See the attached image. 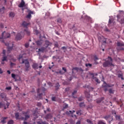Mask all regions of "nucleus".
<instances>
[{
  "label": "nucleus",
  "mask_w": 124,
  "mask_h": 124,
  "mask_svg": "<svg viewBox=\"0 0 124 124\" xmlns=\"http://www.w3.org/2000/svg\"><path fill=\"white\" fill-rule=\"evenodd\" d=\"M42 104L41 103H38L37 104V106H38L39 107H40V106H41Z\"/></svg>",
  "instance_id": "de8ad7c7"
},
{
  "label": "nucleus",
  "mask_w": 124,
  "mask_h": 124,
  "mask_svg": "<svg viewBox=\"0 0 124 124\" xmlns=\"http://www.w3.org/2000/svg\"><path fill=\"white\" fill-rule=\"evenodd\" d=\"M98 124H106V123L102 121V120H100L98 122Z\"/></svg>",
  "instance_id": "7c9ffc66"
},
{
  "label": "nucleus",
  "mask_w": 124,
  "mask_h": 124,
  "mask_svg": "<svg viewBox=\"0 0 124 124\" xmlns=\"http://www.w3.org/2000/svg\"><path fill=\"white\" fill-rule=\"evenodd\" d=\"M117 46L119 47H122V46H124V44L123 43V42H118Z\"/></svg>",
  "instance_id": "6ab92c4d"
},
{
  "label": "nucleus",
  "mask_w": 124,
  "mask_h": 124,
  "mask_svg": "<svg viewBox=\"0 0 124 124\" xmlns=\"http://www.w3.org/2000/svg\"><path fill=\"white\" fill-rule=\"evenodd\" d=\"M51 44V43L49 42V41H46L45 44V47L46 48H47L48 46Z\"/></svg>",
  "instance_id": "f3484780"
},
{
  "label": "nucleus",
  "mask_w": 124,
  "mask_h": 124,
  "mask_svg": "<svg viewBox=\"0 0 124 124\" xmlns=\"http://www.w3.org/2000/svg\"><path fill=\"white\" fill-rule=\"evenodd\" d=\"M40 91V89H38L37 90V93H39V91Z\"/></svg>",
  "instance_id": "680f3d73"
},
{
  "label": "nucleus",
  "mask_w": 124,
  "mask_h": 124,
  "mask_svg": "<svg viewBox=\"0 0 124 124\" xmlns=\"http://www.w3.org/2000/svg\"><path fill=\"white\" fill-rule=\"evenodd\" d=\"M99 41L100 42H101L103 45L106 44V39L103 37L99 38Z\"/></svg>",
  "instance_id": "1a4fd4ad"
},
{
  "label": "nucleus",
  "mask_w": 124,
  "mask_h": 124,
  "mask_svg": "<svg viewBox=\"0 0 124 124\" xmlns=\"http://www.w3.org/2000/svg\"><path fill=\"white\" fill-rule=\"evenodd\" d=\"M108 23L109 24H112V23H113V25L115 24V22L113 21V20H111V19H109Z\"/></svg>",
  "instance_id": "72a5a7b5"
},
{
  "label": "nucleus",
  "mask_w": 124,
  "mask_h": 124,
  "mask_svg": "<svg viewBox=\"0 0 124 124\" xmlns=\"http://www.w3.org/2000/svg\"><path fill=\"white\" fill-rule=\"evenodd\" d=\"M48 85H49V86H52V83L48 82Z\"/></svg>",
  "instance_id": "338daca9"
},
{
  "label": "nucleus",
  "mask_w": 124,
  "mask_h": 124,
  "mask_svg": "<svg viewBox=\"0 0 124 124\" xmlns=\"http://www.w3.org/2000/svg\"><path fill=\"white\" fill-rule=\"evenodd\" d=\"M77 93V90H75V91H74V92H73L72 95H74V94H75V93Z\"/></svg>",
  "instance_id": "49530a36"
},
{
  "label": "nucleus",
  "mask_w": 124,
  "mask_h": 124,
  "mask_svg": "<svg viewBox=\"0 0 124 124\" xmlns=\"http://www.w3.org/2000/svg\"><path fill=\"white\" fill-rule=\"evenodd\" d=\"M116 120H120V116H116Z\"/></svg>",
  "instance_id": "e2e57ef3"
},
{
  "label": "nucleus",
  "mask_w": 124,
  "mask_h": 124,
  "mask_svg": "<svg viewBox=\"0 0 124 124\" xmlns=\"http://www.w3.org/2000/svg\"><path fill=\"white\" fill-rule=\"evenodd\" d=\"M76 124H81V121H78L77 122Z\"/></svg>",
  "instance_id": "4d7b16f0"
},
{
  "label": "nucleus",
  "mask_w": 124,
  "mask_h": 124,
  "mask_svg": "<svg viewBox=\"0 0 124 124\" xmlns=\"http://www.w3.org/2000/svg\"><path fill=\"white\" fill-rule=\"evenodd\" d=\"M15 117L16 120H22L21 118H19V113H16Z\"/></svg>",
  "instance_id": "5701e85b"
},
{
  "label": "nucleus",
  "mask_w": 124,
  "mask_h": 124,
  "mask_svg": "<svg viewBox=\"0 0 124 124\" xmlns=\"http://www.w3.org/2000/svg\"><path fill=\"white\" fill-rule=\"evenodd\" d=\"M46 111H48V112H50V108H46Z\"/></svg>",
  "instance_id": "69168bd1"
},
{
  "label": "nucleus",
  "mask_w": 124,
  "mask_h": 124,
  "mask_svg": "<svg viewBox=\"0 0 124 124\" xmlns=\"http://www.w3.org/2000/svg\"><path fill=\"white\" fill-rule=\"evenodd\" d=\"M37 45L38 46H40V45H41L43 43V41L42 40H39L36 42Z\"/></svg>",
  "instance_id": "b1692460"
},
{
  "label": "nucleus",
  "mask_w": 124,
  "mask_h": 124,
  "mask_svg": "<svg viewBox=\"0 0 124 124\" xmlns=\"http://www.w3.org/2000/svg\"><path fill=\"white\" fill-rule=\"evenodd\" d=\"M16 76H17L16 75L14 74H12V77L15 80H17V78H16Z\"/></svg>",
  "instance_id": "bb28decb"
},
{
  "label": "nucleus",
  "mask_w": 124,
  "mask_h": 124,
  "mask_svg": "<svg viewBox=\"0 0 124 124\" xmlns=\"http://www.w3.org/2000/svg\"><path fill=\"white\" fill-rule=\"evenodd\" d=\"M5 50H3V57L1 62V64H4V62H7V56H5Z\"/></svg>",
  "instance_id": "20e7f679"
},
{
  "label": "nucleus",
  "mask_w": 124,
  "mask_h": 124,
  "mask_svg": "<svg viewBox=\"0 0 124 124\" xmlns=\"http://www.w3.org/2000/svg\"><path fill=\"white\" fill-rule=\"evenodd\" d=\"M84 103H80L79 104L80 107H83V106H84Z\"/></svg>",
  "instance_id": "79ce46f5"
},
{
  "label": "nucleus",
  "mask_w": 124,
  "mask_h": 124,
  "mask_svg": "<svg viewBox=\"0 0 124 124\" xmlns=\"http://www.w3.org/2000/svg\"><path fill=\"white\" fill-rule=\"evenodd\" d=\"M18 60H19V62L20 63H24L26 67V71H28L29 70V68H30V62H29V60L27 59L24 60L23 59V55H19Z\"/></svg>",
  "instance_id": "f03ea898"
},
{
  "label": "nucleus",
  "mask_w": 124,
  "mask_h": 124,
  "mask_svg": "<svg viewBox=\"0 0 124 124\" xmlns=\"http://www.w3.org/2000/svg\"><path fill=\"white\" fill-rule=\"evenodd\" d=\"M76 113H77V115H82V110L81 109L78 110L77 111Z\"/></svg>",
  "instance_id": "393cba45"
},
{
  "label": "nucleus",
  "mask_w": 124,
  "mask_h": 124,
  "mask_svg": "<svg viewBox=\"0 0 124 124\" xmlns=\"http://www.w3.org/2000/svg\"><path fill=\"white\" fill-rule=\"evenodd\" d=\"M53 118V115L51 114V113L47 114L46 115L45 119L46 120V121H48V120H51Z\"/></svg>",
  "instance_id": "9d476101"
},
{
  "label": "nucleus",
  "mask_w": 124,
  "mask_h": 124,
  "mask_svg": "<svg viewBox=\"0 0 124 124\" xmlns=\"http://www.w3.org/2000/svg\"><path fill=\"white\" fill-rule=\"evenodd\" d=\"M42 93H39V94H38V96H39V97H41V96H42Z\"/></svg>",
  "instance_id": "13d9d810"
},
{
  "label": "nucleus",
  "mask_w": 124,
  "mask_h": 124,
  "mask_svg": "<svg viewBox=\"0 0 124 124\" xmlns=\"http://www.w3.org/2000/svg\"><path fill=\"white\" fill-rule=\"evenodd\" d=\"M117 21L120 22L121 24H124V17L122 16V14H119L117 16Z\"/></svg>",
  "instance_id": "423d86ee"
},
{
  "label": "nucleus",
  "mask_w": 124,
  "mask_h": 124,
  "mask_svg": "<svg viewBox=\"0 0 124 124\" xmlns=\"http://www.w3.org/2000/svg\"><path fill=\"white\" fill-rule=\"evenodd\" d=\"M78 70V68H74L73 69H72V72H73V70Z\"/></svg>",
  "instance_id": "6e6d98bb"
},
{
  "label": "nucleus",
  "mask_w": 124,
  "mask_h": 124,
  "mask_svg": "<svg viewBox=\"0 0 124 124\" xmlns=\"http://www.w3.org/2000/svg\"><path fill=\"white\" fill-rule=\"evenodd\" d=\"M25 1H24V0H21L20 3L18 5V7L20 8H23L25 6Z\"/></svg>",
  "instance_id": "f8f14e48"
},
{
  "label": "nucleus",
  "mask_w": 124,
  "mask_h": 124,
  "mask_svg": "<svg viewBox=\"0 0 124 124\" xmlns=\"http://www.w3.org/2000/svg\"><path fill=\"white\" fill-rule=\"evenodd\" d=\"M55 88H56V90H59V88H60V84L59 83L56 84Z\"/></svg>",
  "instance_id": "c85d7f7f"
},
{
  "label": "nucleus",
  "mask_w": 124,
  "mask_h": 124,
  "mask_svg": "<svg viewBox=\"0 0 124 124\" xmlns=\"http://www.w3.org/2000/svg\"><path fill=\"white\" fill-rule=\"evenodd\" d=\"M9 105H10L9 103H7L6 104L7 108H8V106H9Z\"/></svg>",
  "instance_id": "052dcab7"
},
{
  "label": "nucleus",
  "mask_w": 124,
  "mask_h": 124,
  "mask_svg": "<svg viewBox=\"0 0 124 124\" xmlns=\"http://www.w3.org/2000/svg\"><path fill=\"white\" fill-rule=\"evenodd\" d=\"M66 108H68V105L65 104L64 106L63 107V109H66Z\"/></svg>",
  "instance_id": "f704fd0d"
},
{
  "label": "nucleus",
  "mask_w": 124,
  "mask_h": 124,
  "mask_svg": "<svg viewBox=\"0 0 124 124\" xmlns=\"http://www.w3.org/2000/svg\"><path fill=\"white\" fill-rule=\"evenodd\" d=\"M23 124H28V122H26V121H24V122H23Z\"/></svg>",
  "instance_id": "774afa93"
},
{
  "label": "nucleus",
  "mask_w": 124,
  "mask_h": 124,
  "mask_svg": "<svg viewBox=\"0 0 124 124\" xmlns=\"http://www.w3.org/2000/svg\"><path fill=\"white\" fill-rule=\"evenodd\" d=\"M31 14H34V12L31 11L28 12V14L26 16V18L31 19Z\"/></svg>",
  "instance_id": "6e6552de"
},
{
  "label": "nucleus",
  "mask_w": 124,
  "mask_h": 124,
  "mask_svg": "<svg viewBox=\"0 0 124 124\" xmlns=\"http://www.w3.org/2000/svg\"><path fill=\"white\" fill-rule=\"evenodd\" d=\"M10 65L11 66H13V65H15V63H14L11 62Z\"/></svg>",
  "instance_id": "603ef678"
},
{
  "label": "nucleus",
  "mask_w": 124,
  "mask_h": 124,
  "mask_svg": "<svg viewBox=\"0 0 124 124\" xmlns=\"http://www.w3.org/2000/svg\"><path fill=\"white\" fill-rule=\"evenodd\" d=\"M10 37V34L9 33H6L5 31H3L2 33L1 37H0V39H5V38H9Z\"/></svg>",
  "instance_id": "39448f33"
},
{
  "label": "nucleus",
  "mask_w": 124,
  "mask_h": 124,
  "mask_svg": "<svg viewBox=\"0 0 124 124\" xmlns=\"http://www.w3.org/2000/svg\"><path fill=\"white\" fill-rule=\"evenodd\" d=\"M25 34L27 35H31V31H30L28 28L24 29L23 32L18 33L16 37V39L17 40H21V39L24 37Z\"/></svg>",
  "instance_id": "f257e3e1"
},
{
  "label": "nucleus",
  "mask_w": 124,
  "mask_h": 124,
  "mask_svg": "<svg viewBox=\"0 0 124 124\" xmlns=\"http://www.w3.org/2000/svg\"><path fill=\"white\" fill-rule=\"evenodd\" d=\"M12 46L11 47H8V52H9L10 51H11V50H12Z\"/></svg>",
  "instance_id": "4c0bfd02"
},
{
  "label": "nucleus",
  "mask_w": 124,
  "mask_h": 124,
  "mask_svg": "<svg viewBox=\"0 0 124 124\" xmlns=\"http://www.w3.org/2000/svg\"><path fill=\"white\" fill-rule=\"evenodd\" d=\"M54 46L55 47H59V44H58V43H56L54 45Z\"/></svg>",
  "instance_id": "a18cd8bd"
},
{
  "label": "nucleus",
  "mask_w": 124,
  "mask_h": 124,
  "mask_svg": "<svg viewBox=\"0 0 124 124\" xmlns=\"http://www.w3.org/2000/svg\"><path fill=\"white\" fill-rule=\"evenodd\" d=\"M29 46H30V44H29V43L25 44V46L26 47V48H28Z\"/></svg>",
  "instance_id": "37998d69"
},
{
  "label": "nucleus",
  "mask_w": 124,
  "mask_h": 124,
  "mask_svg": "<svg viewBox=\"0 0 124 124\" xmlns=\"http://www.w3.org/2000/svg\"><path fill=\"white\" fill-rule=\"evenodd\" d=\"M32 67L34 69H38V64H37V63H33V64L32 65Z\"/></svg>",
  "instance_id": "2eb2a0df"
},
{
  "label": "nucleus",
  "mask_w": 124,
  "mask_h": 124,
  "mask_svg": "<svg viewBox=\"0 0 124 124\" xmlns=\"http://www.w3.org/2000/svg\"><path fill=\"white\" fill-rule=\"evenodd\" d=\"M0 97H1V98H5L6 97V96L5 95V94H4V93H1L0 95Z\"/></svg>",
  "instance_id": "a878e982"
},
{
  "label": "nucleus",
  "mask_w": 124,
  "mask_h": 124,
  "mask_svg": "<svg viewBox=\"0 0 124 124\" xmlns=\"http://www.w3.org/2000/svg\"><path fill=\"white\" fill-rule=\"evenodd\" d=\"M108 92L109 93H113V91H112V89H109L108 90Z\"/></svg>",
  "instance_id": "09e8293b"
},
{
  "label": "nucleus",
  "mask_w": 124,
  "mask_h": 124,
  "mask_svg": "<svg viewBox=\"0 0 124 124\" xmlns=\"http://www.w3.org/2000/svg\"><path fill=\"white\" fill-rule=\"evenodd\" d=\"M4 106V105L1 103H0V108H1V107H3Z\"/></svg>",
  "instance_id": "c03bdc74"
},
{
  "label": "nucleus",
  "mask_w": 124,
  "mask_h": 124,
  "mask_svg": "<svg viewBox=\"0 0 124 124\" xmlns=\"http://www.w3.org/2000/svg\"><path fill=\"white\" fill-rule=\"evenodd\" d=\"M54 122H55V123H56L57 122V121H59V119H56V118H54Z\"/></svg>",
  "instance_id": "5fc2aeb1"
},
{
  "label": "nucleus",
  "mask_w": 124,
  "mask_h": 124,
  "mask_svg": "<svg viewBox=\"0 0 124 124\" xmlns=\"http://www.w3.org/2000/svg\"><path fill=\"white\" fill-rule=\"evenodd\" d=\"M62 70L64 71V72H66V71H67V70H66V68H65V67H62Z\"/></svg>",
  "instance_id": "ea45409f"
},
{
  "label": "nucleus",
  "mask_w": 124,
  "mask_h": 124,
  "mask_svg": "<svg viewBox=\"0 0 124 124\" xmlns=\"http://www.w3.org/2000/svg\"><path fill=\"white\" fill-rule=\"evenodd\" d=\"M91 75H92L93 76L92 79H94L95 80V82H96V83H98V84H99V83H100V81H99L98 78L94 77V75L93 73H91Z\"/></svg>",
  "instance_id": "9b49d317"
},
{
  "label": "nucleus",
  "mask_w": 124,
  "mask_h": 124,
  "mask_svg": "<svg viewBox=\"0 0 124 124\" xmlns=\"http://www.w3.org/2000/svg\"><path fill=\"white\" fill-rule=\"evenodd\" d=\"M37 124H49L48 123H47L45 121H42V122H40V121H39V122H37Z\"/></svg>",
  "instance_id": "aec40b11"
},
{
  "label": "nucleus",
  "mask_w": 124,
  "mask_h": 124,
  "mask_svg": "<svg viewBox=\"0 0 124 124\" xmlns=\"http://www.w3.org/2000/svg\"><path fill=\"white\" fill-rule=\"evenodd\" d=\"M103 99H104V97H102V98H100L99 99H98L97 100L96 103H100V102H101V101H102V100H103Z\"/></svg>",
  "instance_id": "4be33fe9"
},
{
  "label": "nucleus",
  "mask_w": 124,
  "mask_h": 124,
  "mask_svg": "<svg viewBox=\"0 0 124 124\" xmlns=\"http://www.w3.org/2000/svg\"><path fill=\"white\" fill-rule=\"evenodd\" d=\"M29 25H30V23H28L26 22V21H24L22 24V26L24 27V28H27Z\"/></svg>",
  "instance_id": "dca6fc26"
},
{
  "label": "nucleus",
  "mask_w": 124,
  "mask_h": 124,
  "mask_svg": "<svg viewBox=\"0 0 124 124\" xmlns=\"http://www.w3.org/2000/svg\"><path fill=\"white\" fill-rule=\"evenodd\" d=\"M57 22H58L59 24H62V19L58 18L57 19Z\"/></svg>",
  "instance_id": "473e14b6"
},
{
  "label": "nucleus",
  "mask_w": 124,
  "mask_h": 124,
  "mask_svg": "<svg viewBox=\"0 0 124 124\" xmlns=\"http://www.w3.org/2000/svg\"><path fill=\"white\" fill-rule=\"evenodd\" d=\"M87 122L88 123V124H92V121L88 119Z\"/></svg>",
  "instance_id": "8fccbe9b"
},
{
  "label": "nucleus",
  "mask_w": 124,
  "mask_h": 124,
  "mask_svg": "<svg viewBox=\"0 0 124 124\" xmlns=\"http://www.w3.org/2000/svg\"><path fill=\"white\" fill-rule=\"evenodd\" d=\"M103 87L104 88H105V89H104L105 92H107V91H108V87H110V86L109 85L107 84L106 85L104 86Z\"/></svg>",
  "instance_id": "412c9836"
},
{
  "label": "nucleus",
  "mask_w": 124,
  "mask_h": 124,
  "mask_svg": "<svg viewBox=\"0 0 124 124\" xmlns=\"http://www.w3.org/2000/svg\"><path fill=\"white\" fill-rule=\"evenodd\" d=\"M112 58L108 57L107 59V61L103 64L104 67H107V66H114V64L112 63Z\"/></svg>",
  "instance_id": "7ed1b4c3"
},
{
  "label": "nucleus",
  "mask_w": 124,
  "mask_h": 124,
  "mask_svg": "<svg viewBox=\"0 0 124 124\" xmlns=\"http://www.w3.org/2000/svg\"><path fill=\"white\" fill-rule=\"evenodd\" d=\"M24 116H25V118L24 117H21V119L22 121H27V120H28V119L30 118V116L29 115V114H28V113L27 112L24 113H23Z\"/></svg>",
  "instance_id": "0eeeda50"
},
{
  "label": "nucleus",
  "mask_w": 124,
  "mask_h": 124,
  "mask_svg": "<svg viewBox=\"0 0 124 124\" xmlns=\"http://www.w3.org/2000/svg\"><path fill=\"white\" fill-rule=\"evenodd\" d=\"M85 65H86V66L87 67H88V66H89L90 67H91L92 66V64H91V63H86V64H85Z\"/></svg>",
  "instance_id": "c9c22d12"
},
{
  "label": "nucleus",
  "mask_w": 124,
  "mask_h": 124,
  "mask_svg": "<svg viewBox=\"0 0 124 124\" xmlns=\"http://www.w3.org/2000/svg\"><path fill=\"white\" fill-rule=\"evenodd\" d=\"M10 17H12V18H13V17H14L15 15L14 13H13V12H11L9 14Z\"/></svg>",
  "instance_id": "2f4dec72"
},
{
  "label": "nucleus",
  "mask_w": 124,
  "mask_h": 124,
  "mask_svg": "<svg viewBox=\"0 0 124 124\" xmlns=\"http://www.w3.org/2000/svg\"><path fill=\"white\" fill-rule=\"evenodd\" d=\"M6 90H7L8 91H10L11 90V87H7L6 88Z\"/></svg>",
  "instance_id": "a19ab883"
},
{
  "label": "nucleus",
  "mask_w": 124,
  "mask_h": 124,
  "mask_svg": "<svg viewBox=\"0 0 124 124\" xmlns=\"http://www.w3.org/2000/svg\"><path fill=\"white\" fill-rule=\"evenodd\" d=\"M118 77L120 78V77H121L122 79H123V77H122V75H118Z\"/></svg>",
  "instance_id": "0e129e2a"
},
{
  "label": "nucleus",
  "mask_w": 124,
  "mask_h": 124,
  "mask_svg": "<svg viewBox=\"0 0 124 124\" xmlns=\"http://www.w3.org/2000/svg\"><path fill=\"white\" fill-rule=\"evenodd\" d=\"M14 121L12 120H10L8 122V124H14Z\"/></svg>",
  "instance_id": "cd10ccee"
},
{
  "label": "nucleus",
  "mask_w": 124,
  "mask_h": 124,
  "mask_svg": "<svg viewBox=\"0 0 124 124\" xmlns=\"http://www.w3.org/2000/svg\"><path fill=\"white\" fill-rule=\"evenodd\" d=\"M4 11V7H2V9L0 8V12H3Z\"/></svg>",
  "instance_id": "58836bf2"
},
{
  "label": "nucleus",
  "mask_w": 124,
  "mask_h": 124,
  "mask_svg": "<svg viewBox=\"0 0 124 124\" xmlns=\"http://www.w3.org/2000/svg\"><path fill=\"white\" fill-rule=\"evenodd\" d=\"M51 99L52 101H56V97L55 96L52 97Z\"/></svg>",
  "instance_id": "e433bc0d"
},
{
  "label": "nucleus",
  "mask_w": 124,
  "mask_h": 124,
  "mask_svg": "<svg viewBox=\"0 0 124 124\" xmlns=\"http://www.w3.org/2000/svg\"><path fill=\"white\" fill-rule=\"evenodd\" d=\"M46 47H42L38 49V51L37 52H38L39 53L41 52L42 53H43V52H44V51H45V50H46Z\"/></svg>",
  "instance_id": "ddd939ff"
},
{
  "label": "nucleus",
  "mask_w": 124,
  "mask_h": 124,
  "mask_svg": "<svg viewBox=\"0 0 124 124\" xmlns=\"http://www.w3.org/2000/svg\"><path fill=\"white\" fill-rule=\"evenodd\" d=\"M82 98H81V97L78 98V101H82Z\"/></svg>",
  "instance_id": "bf43d9fd"
},
{
  "label": "nucleus",
  "mask_w": 124,
  "mask_h": 124,
  "mask_svg": "<svg viewBox=\"0 0 124 124\" xmlns=\"http://www.w3.org/2000/svg\"><path fill=\"white\" fill-rule=\"evenodd\" d=\"M7 119V117H2L1 119V123H2V124H5V123H6Z\"/></svg>",
  "instance_id": "a211bd4d"
},
{
  "label": "nucleus",
  "mask_w": 124,
  "mask_h": 124,
  "mask_svg": "<svg viewBox=\"0 0 124 124\" xmlns=\"http://www.w3.org/2000/svg\"><path fill=\"white\" fill-rule=\"evenodd\" d=\"M97 60H98V58H97V57H96V56H94V61H97Z\"/></svg>",
  "instance_id": "3c124183"
},
{
  "label": "nucleus",
  "mask_w": 124,
  "mask_h": 124,
  "mask_svg": "<svg viewBox=\"0 0 124 124\" xmlns=\"http://www.w3.org/2000/svg\"><path fill=\"white\" fill-rule=\"evenodd\" d=\"M34 32L36 33V34H38V31L34 30Z\"/></svg>",
  "instance_id": "864d4df0"
},
{
  "label": "nucleus",
  "mask_w": 124,
  "mask_h": 124,
  "mask_svg": "<svg viewBox=\"0 0 124 124\" xmlns=\"http://www.w3.org/2000/svg\"><path fill=\"white\" fill-rule=\"evenodd\" d=\"M62 50H63V52H65L66 51V49H67V47L65 46H63L62 47Z\"/></svg>",
  "instance_id": "c756f323"
},
{
  "label": "nucleus",
  "mask_w": 124,
  "mask_h": 124,
  "mask_svg": "<svg viewBox=\"0 0 124 124\" xmlns=\"http://www.w3.org/2000/svg\"><path fill=\"white\" fill-rule=\"evenodd\" d=\"M104 118L105 120L109 119V120L110 121H113V117H111V116H110V115L105 116Z\"/></svg>",
  "instance_id": "4468645a"
}]
</instances>
